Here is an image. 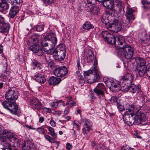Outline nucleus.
I'll return each mask as SVG.
<instances>
[{"mask_svg": "<svg viewBox=\"0 0 150 150\" xmlns=\"http://www.w3.org/2000/svg\"><path fill=\"white\" fill-rule=\"evenodd\" d=\"M0 133L2 135L1 139V141L3 143L2 144L4 146L2 149H7L8 150H17L16 149L12 150L10 148L11 143H14L17 140V139L14 137L13 134L6 129L1 130Z\"/></svg>", "mask_w": 150, "mask_h": 150, "instance_id": "f257e3e1", "label": "nucleus"}, {"mask_svg": "<svg viewBox=\"0 0 150 150\" xmlns=\"http://www.w3.org/2000/svg\"><path fill=\"white\" fill-rule=\"evenodd\" d=\"M39 37V35L34 33L29 37L28 41L33 45L29 47V49L36 55L40 56L43 55V52L39 44L40 41Z\"/></svg>", "mask_w": 150, "mask_h": 150, "instance_id": "f03ea898", "label": "nucleus"}, {"mask_svg": "<svg viewBox=\"0 0 150 150\" xmlns=\"http://www.w3.org/2000/svg\"><path fill=\"white\" fill-rule=\"evenodd\" d=\"M102 35L103 38L108 43L112 45L115 44L118 49L124 41L122 36L118 35L115 37L113 35L107 31H102Z\"/></svg>", "mask_w": 150, "mask_h": 150, "instance_id": "7ed1b4c3", "label": "nucleus"}, {"mask_svg": "<svg viewBox=\"0 0 150 150\" xmlns=\"http://www.w3.org/2000/svg\"><path fill=\"white\" fill-rule=\"evenodd\" d=\"M118 48V53L121 55H123L127 59L131 58L133 54V50L131 46L127 44L124 41L121 45Z\"/></svg>", "mask_w": 150, "mask_h": 150, "instance_id": "20e7f679", "label": "nucleus"}, {"mask_svg": "<svg viewBox=\"0 0 150 150\" xmlns=\"http://www.w3.org/2000/svg\"><path fill=\"white\" fill-rule=\"evenodd\" d=\"M111 20L110 23L109 24V27L110 28L109 30L114 32L116 33L122 29L129 28V26H127L128 25L126 24V22L124 23L122 21L116 20L113 18Z\"/></svg>", "mask_w": 150, "mask_h": 150, "instance_id": "39448f33", "label": "nucleus"}, {"mask_svg": "<svg viewBox=\"0 0 150 150\" xmlns=\"http://www.w3.org/2000/svg\"><path fill=\"white\" fill-rule=\"evenodd\" d=\"M43 38L45 40H47L49 41L48 42H47L45 41H43L41 42V48L45 52L50 47L49 44L50 42H52L53 40L57 39L56 35L53 33H48L46 36H43ZM51 43L52 44V42Z\"/></svg>", "mask_w": 150, "mask_h": 150, "instance_id": "423d86ee", "label": "nucleus"}, {"mask_svg": "<svg viewBox=\"0 0 150 150\" xmlns=\"http://www.w3.org/2000/svg\"><path fill=\"white\" fill-rule=\"evenodd\" d=\"M18 95V92L16 88L12 87L6 92L5 97L8 101H15L17 99Z\"/></svg>", "mask_w": 150, "mask_h": 150, "instance_id": "0eeeda50", "label": "nucleus"}, {"mask_svg": "<svg viewBox=\"0 0 150 150\" xmlns=\"http://www.w3.org/2000/svg\"><path fill=\"white\" fill-rule=\"evenodd\" d=\"M57 49L55 55H54V58L56 60L59 61L63 60L66 55V50L64 47L62 45L57 46Z\"/></svg>", "mask_w": 150, "mask_h": 150, "instance_id": "6e6552de", "label": "nucleus"}, {"mask_svg": "<svg viewBox=\"0 0 150 150\" xmlns=\"http://www.w3.org/2000/svg\"><path fill=\"white\" fill-rule=\"evenodd\" d=\"M106 88L104 85L101 83H99L94 89L95 93L100 98V97H104Z\"/></svg>", "mask_w": 150, "mask_h": 150, "instance_id": "1a4fd4ad", "label": "nucleus"}, {"mask_svg": "<svg viewBox=\"0 0 150 150\" xmlns=\"http://www.w3.org/2000/svg\"><path fill=\"white\" fill-rule=\"evenodd\" d=\"M134 118L136 120V124L137 125L141 124L144 125L147 123V118L143 112H138L137 115H135Z\"/></svg>", "mask_w": 150, "mask_h": 150, "instance_id": "9d476101", "label": "nucleus"}, {"mask_svg": "<svg viewBox=\"0 0 150 150\" xmlns=\"http://www.w3.org/2000/svg\"><path fill=\"white\" fill-rule=\"evenodd\" d=\"M83 126V133L85 136H87V134L89 132L90 129L91 124L88 120L83 119L81 120L80 122Z\"/></svg>", "mask_w": 150, "mask_h": 150, "instance_id": "9b49d317", "label": "nucleus"}, {"mask_svg": "<svg viewBox=\"0 0 150 150\" xmlns=\"http://www.w3.org/2000/svg\"><path fill=\"white\" fill-rule=\"evenodd\" d=\"M95 70L96 71L95 73L93 72V73L91 74L90 77H88V81L90 83L92 84L96 82L100 78V73L98 67Z\"/></svg>", "mask_w": 150, "mask_h": 150, "instance_id": "f8f14e48", "label": "nucleus"}, {"mask_svg": "<svg viewBox=\"0 0 150 150\" xmlns=\"http://www.w3.org/2000/svg\"><path fill=\"white\" fill-rule=\"evenodd\" d=\"M52 42V43L51 44V42H50V47L45 52L47 54L52 55L53 54V56L54 58V55H55V54L57 51V46L55 49H54L56 43L57 42V39H55L53 40Z\"/></svg>", "mask_w": 150, "mask_h": 150, "instance_id": "ddd939ff", "label": "nucleus"}, {"mask_svg": "<svg viewBox=\"0 0 150 150\" xmlns=\"http://www.w3.org/2000/svg\"><path fill=\"white\" fill-rule=\"evenodd\" d=\"M133 79V76L131 74L127 73L125 75L121 77L120 79V83H124L125 85L126 84H129V85L132 83Z\"/></svg>", "mask_w": 150, "mask_h": 150, "instance_id": "4468645a", "label": "nucleus"}, {"mask_svg": "<svg viewBox=\"0 0 150 150\" xmlns=\"http://www.w3.org/2000/svg\"><path fill=\"white\" fill-rule=\"evenodd\" d=\"M68 72V70L64 66L57 68L54 71V74L58 77H63L66 75Z\"/></svg>", "mask_w": 150, "mask_h": 150, "instance_id": "2eb2a0df", "label": "nucleus"}, {"mask_svg": "<svg viewBox=\"0 0 150 150\" xmlns=\"http://www.w3.org/2000/svg\"><path fill=\"white\" fill-rule=\"evenodd\" d=\"M134 11L131 8L127 7L126 12V16L127 18L125 22L126 24L128 25L130 22V20H134L135 17L133 13Z\"/></svg>", "mask_w": 150, "mask_h": 150, "instance_id": "dca6fc26", "label": "nucleus"}, {"mask_svg": "<svg viewBox=\"0 0 150 150\" xmlns=\"http://www.w3.org/2000/svg\"><path fill=\"white\" fill-rule=\"evenodd\" d=\"M84 59H86L87 62H92L94 59V55L93 52L90 50L85 51L84 52Z\"/></svg>", "mask_w": 150, "mask_h": 150, "instance_id": "f3484780", "label": "nucleus"}, {"mask_svg": "<svg viewBox=\"0 0 150 150\" xmlns=\"http://www.w3.org/2000/svg\"><path fill=\"white\" fill-rule=\"evenodd\" d=\"M30 104L35 109L40 110L42 108L40 103L36 98L33 97L30 99Z\"/></svg>", "mask_w": 150, "mask_h": 150, "instance_id": "a211bd4d", "label": "nucleus"}, {"mask_svg": "<svg viewBox=\"0 0 150 150\" xmlns=\"http://www.w3.org/2000/svg\"><path fill=\"white\" fill-rule=\"evenodd\" d=\"M86 7V10L90 12V14L92 15H96L99 11L98 8L96 6H93L91 4H88Z\"/></svg>", "mask_w": 150, "mask_h": 150, "instance_id": "6ab92c4d", "label": "nucleus"}, {"mask_svg": "<svg viewBox=\"0 0 150 150\" xmlns=\"http://www.w3.org/2000/svg\"><path fill=\"white\" fill-rule=\"evenodd\" d=\"M20 7L17 5L12 6L10 10L9 13V16L11 18H13L18 12Z\"/></svg>", "mask_w": 150, "mask_h": 150, "instance_id": "aec40b11", "label": "nucleus"}, {"mask_svg": "<svg viewBox=\"0 0 150 150\" xmlns=\"http://www.w3.org/2000/svg\"><path fill=\"white\" fill-rule=\"evenodd\" d=\"M98 63L97 61L95 60L94 61V64H93L94 67L91 68L90 70L88 71H85L84 72L83 74L85 76H90L91 74L93 73V72H96V71L95 70L98 67Z\"/></svg>", "mask_w": 150, "mask_h": 150, "instance_id": "412c9836", "label": "nucleus"}, {"mask_svg": "<svg viewBox=\"0 0 150 150\" xmlns=\"http://www.w3.org/2000/svg\"><path fill=\"white\" fill-rule=\"evenodd\" d=\"M126 87L128 86L127 88L128 90L130 92L133 93H135L136 91L139 92L140 91L139 85H136L133 84H131V85H129V84L126 85Z\"/></svg>", "mask_w": 150, "mask_h": 150, "instance_id": "4be33fe9", "label": "nucleus"}, {"mask_svg": "<svg viewBox=\"0 0 150 150\" xmlns=\"http://www.w3.org/2000/svg\"><path fill=\"white\" fill-rule=\"evenodd\" d=\"M103 6L106 8L112 10L114 7V0H105L103 3Z\"/></svg>", "mask_w": 150, "mask_h": 150, "instance_id": "5701e85b", "label": "nucleus"}, {"mask_svg": "<svg viewBox=\"0 0 150 150\" xmlns=\"http://www.w3.org/2000/svg\"><path fill=\"white\" fill-rule=\"evenodd\" d=\"M10 28L9 23H5L4 21L0 23V32L8 33Z\"/></svg>", "mask_w": 150, "mask_h": 150, "instance_id": "b1692460", "label": "nucleus"}, {"mask_svg": "<svg viewBox=\"0 0 150 150\" xmlns=\"http://www.w3.org/2000/svg\"><path fill=\"white\" fill-rule=\"evenodd\" d=\"M33 79H35L37 82L43 83L46 81V79L40 73L36 74L33 77Z\"/></svg>", "mask_w": 150, "mask_h": 150, "instance_id": "393cba45", "label": "nucleus"}, {"mask_svg": "<svg viewBox=\"0 0 150 150\" xmlns=\"http://www.w3.org/2000/svg\"><path fill=\"white\" fill-rule=\"evenodd\" d=\"M66 105L68 109L76 105V101L71 96L68 97L66 98Z\"/></svg>", "mask_w": 150, "mask_h": 150, "instance_id": "a878e982", "label": "nucleus"}, {"mask_svg": "<svg viewBox=\"0 0 150 150\" xmlns=\"http://www.w3.org/2000/svg\"><path fill=\"white\" fill-rule=\"evenodd\" d=\"M61 81V79L54 76L50 78L49 80V83L50 85L55 86L58 84Z\"/></svg>", "mask_w": 150, "mask_h": 150, "instance_id": "bb28decb", "label": "nucleus"}, {"mask_svg": "<svg viewBox=\"0 0 150 150\" xmlns=\"http://www.w3.org/2000/svg\"><path fill=\"white\" fill-rule=\"evenodd\" d=\"M33 144L30 141L25 142L22 150H35Z\"/></svg>", "mask_w": 150, "mask_h": 150, "instance_id": "cd10ccee", "label": "nucleus"}, {"mask_svg": "<svg viewBox=\"0 0 150 150\" xmlns=\"http://www.w3.org/2000/svg\"><path fill=\"white\" fill-rule=\"evenodd\" d=\"M9 6L6 0H0V11L3 12L8 9Z\"/></svg>", "mask_w": 150, "mask_h": 150, "instance_id": "c85d7f7f", "label": "nucleus"}, {"mask_svg": "<svg viewBox=\"0 0 150 150\" xmlns=\"http://www.w3.org/2000/svg\"><path fill=\"white\" fill-rule=\"evenodd\" d=\"M147 68L146 66H143L142 67H137V70L140 77H142L144 76L145 73L147 71Z\"/></svg>", "mask_w": 150, "mask_h": 150, "instance_id": "c756f323", "label": "nucleus"}, {"mask_svg": "<svg viewBox=\"0 0 150 150\" xmlns=\"http://www.w3.org/2000/svg\"><path fill=\"white\" fill-rule=\"evenodd\" d=\"M125 109L127 111L126 112L129 113L131 116L134 115V106L132 105H130L128 103H127L125 105Z\"/></svg>", "mask_w": 150, "mask_h": 150, "instance_id": "7c9ffc66", "label": "nucleus"}, {"mask_svg": "<svg viewBox=\"0 0 150 150\" xmlns=\"http://www.w3.org/2000/svg\"><path fill=\"white\" fill-rule=\"evenodd\" d=\"M15 104L14 103H13L12 105L9 107L8 110L11 113L18 116V107L17 105H15Z\"/></svg>", "mask_w": 150, "mask_h": 150, "instance_id": "2f4dec72", "label": "nucleus"}, {"mask_svg": "<svg viewBox=\"0 0 150 150\" xmlns=\"http://www.w3.org/2000/svg\"><path fill=\"white\" fill-rule=\"evenodd\" d=\"M136 62L137 64V67H142L145 66L146 62L144 59L143 58L140 57H137L136 59Z\"/></svg>", "mask_w": 150, "mask_h": 150, "instance_id": "473e14b6", "label": "nucleus"}, {"mask_svg": "<svg viewBox=\"0 0 150 150\" xmlns=\"http://www.w3.org/2000/svg\"><path fill=\"white\" fill-rule=\"evenodd\" d=\"M93 26L89 21H86L83 25V29L86 30H89L93 28Z\"/></svg>", "mask_w": 150, "mask_h": 150, "instance_id": "72a5a7b5", "label": "nucleus"}, {"mask_svg": "<svg viewBox=\"0 0 150 150\" xmlns=\"http://www.w3.org/2000/svg\"><path fill=\"white\" fill-rule=\"evenodd\" d=\"M31 65L33 67V69H35L36 68L39 69H41V64L38 61L35 59H34L32 60Z\"/></svg>", "mask_w": 150, "mask_h": 150, "instance_id": "f704fd0d", "label": "nucleus"}, {"mask_svg": "<svg viewBox=\"0 0 150 150\" xmlns=\"http://www.w3.org/2000/svg\"><path fill=\"white\" fill-rule=\"evenodd\" d=\"M10 101H4L2 102V105L4 108L8 110L13 102H11Z\"/></svg>", "mask_w": 150, "mask_h": 150, "instance_id": "c9c22d12", "label": "nucleus"}, {"mask_svg": "<svg viewBox=\"0 0 150 150\" xmlns=\"http://www.w3.org/2000/svg\"><path fill=\"white\" fill-rule=\"evenodd\" d=\"M119 84H117L115 83L114 82L112 81L111 83V85L110 88L111 89H112L113 91L115 92H117L120 90L119 88Z\"/></svg>", "mask_w": 150, "mask_h": 150, "instance_id": "e433bc0d", "label": "nucleus"}, {"mask_svg": "<svg viewBox=\"0 0 150 150\" xmlns=\"http://www.w3.org/2000/svg\"><path fill=\"white\" fill-rule=\"evenodd\" d=\"M44 25L42 24L34 26L33 28V29L34 30L38 32H40L43 30V29Z\"/></svg>", "mask_w": 150, "mask_h": 150, "instance_id": "4c0bfd02", "label": "nucleus"}, {"mask_svg": "<svg viewBox=\"0 0 150 150\" xmlns=\"http://www.w3.org/2000/svg\"><path fill=\"white\" fill-rule=\"evenodd\" d=\"M9 72L8 71H4L1 75V77L3 78V81H5L9 76Z\"/></svg>", "mask_w": 150, "mask_h": 150, "instance_id": "58836bf2", "label": "nucleus"}, {"mask_svg": "<svg viewBox=\"0 0 150 150\" xmlns=\"http://www.w3.org/2000/svg\"><path fill=\"white\" fill-rule=\"evenodd\" d=\"M133 116H131V117H130V118L128 120V122H127L125 123L129 125H132L134 123L136 124V119L134 117V118H133Z\"/></svg>", "mask_w": 150, "mask_h": 150, "instance_id": "ea45409f", "label": "nucleus"}, {"mask_svg": "<svg viewBox=\"0 0 150 150\" xmlns=\"http://www.w3.org/2000/svg\"><path fill=\"white\" fill-rule=\"evenodd\" d=\"M134 114H135V115H137L138 112H142V111H140L141 108V106L139 105H136L134 106Z\"/></svg>", "mask_w": 150, "mask_h": 150, "instance_id": "a19ab883", "label": "nucleus"}, {"mask_svg": "<svg viewBox=\"0 0 150 150\" xmlns=\"http://www.w3.org/2000/svg\"><path fill=\"white\" fill-rule=\"evenodd\" d=\"M130 113L127 112H126L124 114L123 116V119L125 123L127 122H128V120L130 117Z\"/></svg>", "mask_w": 150, "mask_h": 150, "instance_id": "79ce46f5", "label": "nucleus"}, {"mask_svg": "<svg viewBox=\"0 0 150 150\" xmlns=\"http://www.w3.org/2000/svg\"><path fill=\"white\" fill-rule=\"evenodd\" d=\"M47 128L50 132L51 136L54 137H55L56 134L54 128L50 126L48 127Z\"/></svg>", "mask_w": 150, "mask_h": 150, "instance_id": "37998d69", "label": "nucleus"}, {"mask_svg": "<svg viewBox=\"0 0 150 150\" xmlns=\"http://www.w3.org/2000/svg\"><path fill=\"white\" fill-rule=\"evenodd\" d=\"M114 6L115 4L119 8H120L122 6V3L120 1L117 0H114Z\"/></svg>", "mask_w": 150, "mask_h": 150, "instance_id": "c03bdc74", "label": "nucleus"}, {"mask_svg": "<svg viewBox=\"0 0 150 150\" xmlns=\"http://www.w3.org/2000/svg\"><path fill=\"white\" fill-rule=\"evenodd\" d=\"M62 101V100H60L58 101H57L56 102H54L51 103L50 104V105L54 108H56L58 106V105L59 103L61 102Z\"/></svg>", "mask_w": 150, "mask_h": 150, "instance_id": "a18cd8bd", "label": "nucleus"}, {"mask_svg": "<svg viewBox=\"0 0 150 150\" xmlns=\"http://www.w3.org/2000/svg\"><path fill=\"white\" fill-rule=\"evenodd\" d=\"M107 15L106 14H104L102 16L101 21L103 23L106 24L107 22H108V19L107 17H106V16Z\"/></svg>", "mask_w": 150, "mask_h": 150, "instance_id": "49530a36", "label": "nucleus"}, {"mask_svg": "<svg viewBox=\"0 0 150 150\" xmlns=\"http://www.w3.org/2000/svg\"><path fill=\"white\" fill-rule=\"evenodd\" d=\"M45 139L50 142L54 143L55 142L54 139L52 138L49 135H45Z\"/></svg>", "mask_w": 150, "mask_h": 150, "instance_id": "de8ad7c7", "label": "nucleus"}, {"mask_svg": "<svg viewBox=\"0 0 150 150\" xmlns=\"http://www.w3.org/2000/svg\"><path fill=\"white\" fill-rule=\"evenodd\" d=\"M9 2H10L11 4H20L23 2L22 0H8Z\"/></svg>", "mask_w": 150, "mask_h": 150, "instance_id": "09e8293b", "label": "nucleus"}, {"mask_svg": "<svg viewBox=\"0 0 150 150\" xmlns=\"http://www.w3.org/2000/svg\"><path fill=\"white\" fill-rule=\"evenodd\" d=\"M117 108L119 111H122L124 110L125 109V107L117 103Z\"/></svg>", "mask_w": 150, "mask_h": 150, "instance_id": "8fccbe9b", "label": "nucleus"}, {"mask_svg": "<svg viewBox=\"0 0 150 150\" xmlns=\"http://www.w3.org/2000/svg\"><path fill=\"white\" fill-rule=\"evenodd\" d=\"M42 1L43 3L46 5H47L53 2L54 0H42Z\"/></svg>", "mask_w": 150, "mask_h": 150, "instance_id": "3c124183", "label": "nucleus"}, {"mask_svg": "<svg viewBox=\"0 0 150 150\" xmlns=\"http://www.w3.org/2000/svg\"><path fill=\"white\" fill-rule=\"evenodd\" d=\"M147 76L150 79V63L147 65V69L146 72Z\"/></svg>", "mask_w": 150, "mask_h": 150, "instance_id": "603ef678", "label": "nucleus"}, {"mask_svg": "<svg viewBox=\"0 0 150 150\" xmlns=\"http://www.w3.org/2000/svg\"><path fill=\"white\" fill-rule=\"evenodd\" d=\"M110 100L112 103H115L116 102L117 103H118L117 100V98L116 96H112Z\"/></svg>", "mask_w": 150, "mask_h": 150, "instance_id": "864d4df0", "label": "nucleus"}, {"mask_svg": "<svg viewBox=\"0 0 150 150\" xmlns=\"http://www.w3.org/2000/svg\"><path fill=\"white\" fill-rule=\"evenodd\" d=\"M122 150H133L131 149L130 147L127 145L124 146L121 148Z\"/></svg>", "mask_w": 150, "mask_h": 150, "instance_id": "5fc2aeb1", "label": "nucleus"}, {"mask_svg": "<svg viewBox=\"0 0 150 150\" xmlns=\"http://www.w3.org/2000/svg\"><path fill=\"white\" fill-rule=\"evenodd\" d=\"M38 132L40 134H44L45 133L44 129L42 128L39 127L38 128Z\"/></svg>", "mask_w": 150, "mask_h": 150, "instance_id": "6e6d98bb", "label": "nucleus"}, {"mask_svg": "<svg viewBox=\"0 0 150 150\" xmlns=\"http://www.w3.org/2000/svg\"><path fill=\"white\" fill-rule=\"evenodd\" d=\"M50 125L53 127H55L56 125V122L52 119H51L50 122Z\"/></svg>", "mask_w": 150, "mask_h": 150, "instance_id": "4d7b16f0", "label": "nucleus"}, {"mask_svg": "<svg viewBox=\"0 0 150 150\" xmlns=\"http://www.w3.org/2000/svg\"><path fill=\"white\" fill-rule=\"evenodd\" d=\"M74 126L77 129H78L79 127V125L78 123V122L76 121L74 122Z\"/></svg>", "mask_w": 150, "mask_h": 150, "instance_id": "13d9d810", "label": "nucleus"}, {"mask_svg": "<svg viewBox=\"0 0 150 150\" xmlns=\"http://www.w3.org/2000/svg\"><path fill=\"white\" fill-rule=\"evenodd\" d=\"M77 64L76 65V67H77L78 69L79 70H80L81 69V63L80 62L79 60L77 61Z\"/></svg>", "mask_w": 150, "mask_h": 150, "instance_id": "bf43d9fd", "label": "nucleus"}, {"mask_svg": "<svg viewBox=\"0 0 150 150\" xmlns=\"http://www.w3.org/2000/svg\"><path fill=\"white\" fill-rule=\"evenodd\" d=\"M88 2L89 3L88 4H91V3L95 4L96 2V0H87Z\"/></svg>", "mask_w": 150, "mask_h": 150, "instance_id": "052dcab7", "label": "nucleus"}, {"mask_svg": "<svg viewBox=\"0 0 150 150\" xmlns=\"http://www.w3.org/2000/svg\"><path fill=\"white\" fill-rule=\"evenodd\" d=\"M66 148L67 149L70 150V149L72 147V146L69 143H67L66 144Z\"/></svg>", "mask_w": 150, "mask_h": 150, "instance_id": "680f3d73", "label": "nucleus"}, {"mask_svg": "<svg viewBox=\"0 0 150 150\" xmlns=\"http://www.w3.org/2000/svg\"><path fill=\"white\" fill-rule=\"evenodd\" d=\"M91 146L94 148L97 149V146L96 145V143H95L94 141H93L91 142Z\"/></svg>", "mask_w": 150, "mask_h": 150, "instance_id": "e2e57ef3", "label": "nucleus"}, {"mask_svg": "<svg viewBox=\"0 0 150 150\" xmlns=\"http://www.w3.org/2000/svg\"><path fill=\"white\" fill-rule=\"evenodd\" d=\"M69 109H68L67 108V107L64 110V114H65V115H67V114L69 112V110H68Z\"/></svg>", "mask_w": 150, "mask_h": 150, "instance_id": "0e129e2a", "label": "nucleus"}, {"mask_svg": "<svg viewBox=\"0 0 150 150\" xmlns=\"http://www.w3.org/2000/svg\"><path fill=\"white\" fill-rule=\"evenodd\" d=\"M55 114L58 116H59L62 114V112L60 111H56L55 112Z\"/></svg>", "mask_w": 150, "mask_h": 150, "instance_id": "69168bd1", "label": "nucleus"}, {"mask_svg": "<svg viewBox=\"0 0 150 150\" xmlns=\"http://www.w3.org/2000/svg\"><path fill=\"white\" fill-rule=\"evenodd\" d=\"M135 135L136 137L138 139H142V137L140 136V135L138 133H135Z\"/></svg>", "mask_w": 150, "mask_h": 150, "instance_id": "338daca9", "label": "nucleus"}, {"mask_svg": "<svg viewBox=\"0 0 150 150\" xmlns=\"http://www.w3.org/2000/svg\"><path fill=\"white\" fill-rule=\"evenodd\" d=\"M44 120V118L43 117H41L39 119V122L40 123L42 122Z\"/></svg>", "mask_w": 150, "mask_h": 150, "instance_id": "774afa93", "label": "nucleus"}]
</instances>
